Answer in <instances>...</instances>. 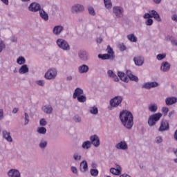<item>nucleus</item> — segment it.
Wrapping results in <instances>:
<instances>
[{
  "label": "nucleus",
  "mask_w": 177,
  "mask_h": 177,
  "mask_svg": "<svg viewBox=\"0 0 177 177\" xmlns=\"http://www.w3.org/2000/svg\"><path fill=\"white\" fill-rule=\"evenodd\" d=\"M120 120L125 128L131 129L133 126V116L129 111H123L120 113Z\"/></svg>",
  "instance_id": "obj_1"
},
{
  "label": "nucleus",
  "mask_w": 177,
  "mask_h": 177,
  "mask_svg": "<svg viewBox=\"0 0 177 177\" xmlns=\"http://www.w3.org/2000/svg\"><path fill=\"white\" fill-rule=\"evenodd\" d=\"M161 117H162V113H157L149 115L148 118V125H149V127H154L158 121L161 120Z\"/></svg>",
  "instance_id": "obj_2"
},
{
  "label": "nucleus",
  "mask_w": 177,
  "mask_h": 177,
  "mask_svg": "<svg viewBox=\"0 0 177 177\" xmlns=\"http://www.w3.org/2000/svg\"><path fill=\"white\" fill-rule=\"evenodd\" d=\"M122 103V97L116 96L110 100V106L108 107L109 110H113L114 107H118Z\"/></svg>",
  "instance_id": "obj_3"
},
{
  "label": "nucleus",
  "mask_w": 177,
  "mask_h": 177,
  "mask_svg": "<svg viewBox=\"0 0 177 177\" xmlns=\"http://www.w3.org/2000/svg\"><path fill=\"white\" fill-rule=\"evenodd\" d=\"M56 77H57V69L55 68L48 69L44 75L46 80H55Z\"/></svg>",
  "instance_id": "obj_4"
},
{
  "label": "nucleus",
  "mask_w": 177,
  "mask_h": 177,
  "mask_svg": "<svg viewBox=\"0 0 177 177\" xmlns=\"http://www.w3.org/2000/svg\"><path fill=\"white\" fill-rule=\"evenodd\" d=\"M56 44L59 49H62V50H70V44L64 39H57Z\"/></svg>",
  "instance_id": "obj_5"
},
{
  "label": "nucleus",
  "mask_w": 177,
  "mask_h": 177,
  "mask_svg": "<svg viewBox=\"0 0 177 177\" xmlns=\"http://www.w3.org/2000/svg\"><path fill=\"white\" fill-rule=\"evenodd\" d=\"M124 8L122 6H114L113 8V13L118 19H122L124 17Z\"/></svg>",
  "instance_id": "obj_6"
},
{
  "label": "nucleus",
  "mask_w": 177,
  "mask_h": 177,
  "mask_svg": "<svg viewBox=\"0 0 177 177\" xmlns=\"http://www.w3.org/2000/svg\"><path fill=\"white\" fill-rule=\"evenodd\" d=\"M85 10V7L83 5L76 3L73 5L71 8V12L73 15H78V13H82Z\"/></svg>",
  "instance_id": "obj_7"
},
{
  "label": "nucleus",
  "mask_w": 177,
  "mask_h": 177,
  "mask_svg": "<svg viewBox=\"0 0 177 177\" xmlns=\"http://www.w3.org/2000/svg\"><path fill=\"white\" fill-rule=\"evenodd\" d=\"M28 9L29 12H32L33 13L39 12L41 10V5H39V3L37 2H32V3H30Z\"/></svg>",
  "instance_id": "obj_8"
},
{
  "label": "nucleus",
  "mask_w": 177,
  "mask_h": 177,
  "mask_svg": "<svg viewBox=\"0 0 177 177\" xmlns=\"http://www.w3.org/2000/svg\"><path fill=\"white\" fill-rule=\"evenodd\" d=\"M159 132H164L165 131H169V123L168 121L163 120L160 123V127L158 129Z\"/></svg>",
  "instance_id": "obj_9"
},
{
  "label": "nucleus",
  "mask_w": 177,
  "mask_h": 177,
  "mask_svg": "<svg viewBox=\"0 0 177 177\" xmlns=\"http://www.w3.org/2000/svg\"><path fill=\"white\" fill-rule=\"evenodd\" d=\"M90 142L95 147H99L100 146V140L97 135H93L90 137Z\"/></svg>",
  "instance_id": "obj_10"
},
{
  "label": "nucleus",
  "mask_w": 177,
  "mask_h": 177,
  "mask_svg": "<svg viewBox=\"0 0 177 177\" xmlns=\"http://www.w3.org/2000/svg\"><path fill=\"white\" fill-rule=\"evenodd\" d=\"M8 177H21L20 171L16 169H11L7 174Z\"/></svg>",
  "instance_id": "obj_11"
},
{
  "label": "nucleus",
  "mask_w": 177,
  "mask_h": 177,
  "mask_svg": "<svg viewBox=\"0 0 177 177\" xmlns=\"http://www.w3.org/2000/svg\"><path fill=\"white\" fill-rule=\"evenodd\" d=\"M64 31V27L62 25L55 26L53 29L54 35H60Z\"/></svg>",
  "instance_id": "obj_12"
},
{
  "label": "nucleus",
  "mask_w": 177,
  "mask_h": 177,
  "mask_svg": "<svg viewBox=\"0 0 177 177\" xmlns=\"http://www.w3.org/2000/svg\"><path fill=\"white\" fill-rule=\"evenodd\" d=\"M78 55L80 59H81V60L83 62H86L89 59V54L86 51H80Z\"/></svg>",
  "instance_id": "obj_13"
},
{
  "label": "nucleus",
  "mask_w": 177,
  "mask_h": 177,
  "mask_svg": "<svg viewBox=\"0 0 177 177\" xmlns=\"http://www.w3.org/2000/svg\"><path fill=\"white\" fill-rule=\"evenodd\" d=\"M118 150H128V144L125 141H121L115 145Z\"/></svg>",
  "instance_id": "obj_14"
},
{
  "label": "nucleus",
  "mask_w": 177,
  "mask_h": 177,
  "mask_svg": "<svg viewBox=\"0 0 177 177\" xmlns=\"http://www.w3.org/2000/svg\"><path fill=\"white\" fill-rule=\"evenodd\" d=\"M133 60L136 66H143V64L145 63V58H143L142 56L135 57Z\"/></svg>",
  "instance_id": "obj_15"
},
{
  "label": "nucleus",
  "mask_w": 177,
  "mask_h": 177,
  "mask_svg": "<svg viewBox=\"0 0 177 177\" xmlns=\"http://www.w3.org/2000/svg\"><path fill=\"white\" fill-rule=\"evenodd\" d=\"M122 171V169L120 165H117L115 168L112 167L110 169V172L113 175H121Z\"/></svg>",
  "instance_id": "obj_16"
},
{
  "label": "nucleus",
  "mask_w": 177,
  "mask_h": 177,
  "mask_svg": "<svg viewBox=\"0 0 177 177\" xmlns=\"http://www.w3.org/2000/svg\"><path fill=\"white\" fill-rule=\"evenodd\" d=\"M115 56H113V55L109 54H99L98 58L101 59L102 60H114Z\"/></svg>",
  "instance_id": "obj_17"
},
{
  "label": "nucleus",
  "mask_w": 177,
  "mask_h": 177,
  "mask_svg": "<svg viewBox=\"0 0 177 177\" xmlns=\"http://www.w3.org/2000/svg\"><path fill=\"white\" fill-rule=\"evenodd\" d=\"M165 103L167 106H172L177 103V98L175 97H169L165 99Z\"/></svg>",
  "instance_id": "obj_18"
},
{
  "label": "nucleus",
  "mask_w": 177,
  "mask_h": 177,
  "mask_svg": "<svg viewBox=\"0 0 177 177\" xmlns=\"http://www.w3.org/2000/svg\"><path fill=\"white\" fill-rule=\"evenodd\" d=\"M3 138L7 140V142H9L10 143H12L13 142V138H12V136H10V132L8 131H3Z\"/></svg>",
  "instance_id": "obj_19"
},
{
  "label": "nucleus",
  "mask_w": 177,
  "mask_h": 177,
  "mask_svg": "<svg viewBox=\"0 0 177 177\" xmlns=\"http://www.w3.org/2000/svg\"><path fill=\"white\" fill-rule=\"evenodd\" d=\"M171 68V64L168 63L167 62H162L160 66L161 71H163V73H167V71H169Z\"/></svg>",
  "instance_id": "obj_20"
},
{
  "label": "nucleus",
  "mask_w": 177,
  "mask_h": 177,
  "mask_svg": "<svg viewBox=\"0 0 177 177\" xmlns=\"http://www.w3.org/2000/svg\"><path fill=\"white\" fill-rule=\"evenodd\" d=\"M84 95V90L81 88H76L74 91L73 97L77 99L78 96H82Z\"/></svg>",
  "instance_id": "obj_21"
},
{
  "label": "nucleus",
  "mask_w": 177,
  "mask_h": 177,
  "mask_svg": "<svg viewBox=\"0 0 177 177\" xmlns=\"http://www.w3.org/2000/svg\"><path fill=\"white\" fill-rule=\"evenodd\" d=\"M149 13H151V18L153 17V19L156 20V21H158L159 23L161 22V17H160V15L158 14V12H157V11L152 10L149 11Z\"/></svg>",
  "instance_id": "obj_22"
},
{
  "label": "nucleus",
  "mask_w": 177,
  "mask_h": 177,
  "mask_svg": "<svg viewBox=\"0 0 177 177\" xmlns=\"http://www.w3.org/2000/svg\"><path fill=\"white\" fill-rule=\"evenodd\" d=\"M78 71L80 74H86L89 71V66L87 65L83 64L78 67Z\"/></svg>",
  "instance_id": "obj_23"
},
{
  "label": "nucleus",
  "mask_w": 177,
  "mask_h": 177,
  "mask_svg": "<svg viewBox=\"0 0 177 177\" xmlns=\"http://www.w3.org/2000/svg\"><path fill=\"white\" fill-rule=\"evenodd\" d=\"M118 75L121 81H123V82H129L128 75L124 73L123 72H118Z\"/></svg>",
  "instance_id": "obj_24"
},
{
  "label": "nucleus",
  "mask_w": 177,
  "mask_h": 177,
  "mask_svg": "<svg viewBox=\"0 0 177 177\" xmlns=\"http://www.w3.org/2000/svg\"><path fill=\"white\" fill-rule=\"evenodd\" d=\"M39 16L44 21L49 20V15L44 9L39 10Z\"/></svg>",
  "instance_id": "obj_25"
},
{
  "label": "nucleus",
  "mask_w": 177,
  "mask_h": 177,
  "mask_svg": "<svg viewBox=\"0 0 177 177\" xmlns=\"http://www.w3.org/2000/svg\"><path fill=\"white\" fill-rule=\"evenodd\" d=\"M107 74L110 78H112L115 82H118L120 81V79L118 78V76L114 73V72L111 70H109L107 71Z\"/></svg>",
  "instance_id": "obj_26"
},
{
  "label": "nucleus",
  "mask_w": 177,
  "mask_h": 177,
  "mask_svg": "<svg viewBox=\"0 0 177 177\" xmlns=\"http://www.w3.org/2000/svg\"><path fill=\"white\" fill-rule=\"evenodd\" d=\"M127 75L131 81H134L135 82H138L139 81V78L138 77H136V75H133L132 74V73L131 72V71H127Z\"/></svg>",
  "instance_id": "obj_27"
},
{
  "label": "nucleus",
  "mask_w": 177,
  "mask_h": 177,
  "mask_svg": "<svg viewBox=\"0 0 177 177\" xmlns=\"http://www.w3.org/2000/svg\"><path fill=\"white\" fill-rule=\"evenodd\" d=\"M148 110L151 113H157V110H158V106L157 105V104H150L148 106Z\"/></svg>",
  "instance_id": "obj_28"
},
{
  "label": "nucleus",
  "mask_w": 177,
  "mask_h": 177,
  "mask_svg": "<svg viewBox=\"0 0 177 177\" xmlns=\"http://www.w3.org/2000/svg\"><path fill=\"white\" fill-rule=\"evenodd\" d=\"M39 147L41 150H45L48 147V141L44 139H41L39 143Z\"/></svg>",
  "instance_id": "obj_29"
},
{
  "label": "nucleus",
  "mask_w": 177,
  "mask_h": 177,
  "mask_svg": "<svg viewBox=\"0 0 177 177\" xmlns=\"http://www.w3.org/2000/svg\"><path fill=\"white\" fill-rule=\"evenodd\" d=\"M80 169L82 172H86L88 171V162L86 160L81 162Z\"/></svg>",
  "instance_id": "obj_30"
},
{
  "label": "nucleus",
  "mask_w": 177,
  "mask_h": 177,
  "mask_svg": "<svg viewBox=\"0 0 177 177\" xmlns=\"http://www.w3.org/2000/svg\"><path fill=\"white\" fill-rule=\"evenodd\" d=\"M42 110L44 111V113H46V114H52L53 108H52L50 105H46L42 107Z\"/></svg>",
  "instance_id": "obj_31"
},
{
  "label": "nucleus",
  "mask_w": 177,
  "mask_h": 177,
  "mask_svg": "<svg viewBox=\"0 0 177 177\" xmlns=\"http://www.w3.org/2000/svg\"><path fill=\"white\" fill-rule=\"evenodd\" d=\"M28 66H27V65L26 64L22 65L21 68L19 69V74H26V73H28Z\"/></svg>",
  "instance_id": "obj_32"
},
{
  "label": "nucleus",
  "mask_w": 177,
  "mask_h": 177,
  "mask_svg": "<svg viewBox=\"0 0 177 177\" xmlns=\"http://www.w3.org/2000/svg\"><path fill=\"white\" fill-rule=\"evenodd\" d=\"M91 147H92V144L89 140H86L84 142L82 145V147L84 150H88V149H91Z\"/></svg>",
  "instance_id": "obj_33"
},
{
  "label": "nucleus",
  "mask_w": 177,
  "mask_h": 177,
  "mask_svg": "<svg viewBox=\"0 0 177 177\" xmlns=\"http://www.w3.org/2000/svg\"><path fill=\"white\" fill-rule=\"evenodd\" d=\"M127 39L129 41H131V42H138V37L133 34L127 35Z\"/></svg>",
  "instance_id": "obj_34"
},
{
  "label": "nucleus",
  "mask_w": 177,
  "mask_h": 177,
  "mask_svg": "<svg viewBox=\"0 0 177 177\" xmlns=\"http://www.w3.org/2000/svg\"><path fill=\"white\" fill-rule=\"evenodd\" d=\"M104 3L106 9H111V8H113L111 0H104Z\"/></svg>",
  "instance_id": "obj_35"
},
{
  "label": "nucleus",
  "mask_w": 177,
  "mask_h": 177,
  "mask_svg": "<svg viewBox=\"0 0 177 177\" xmlns=\"http://www.w3.org/2000/svg\"><path fill=\"white\" fill-rule=\"evenodd\" d=\"M17 64L21 66V64H26V58L24 57H19L17 59Z\"/></svg>",
  "instance_id": "obj_36"
},
{
  "label": "nucleus",
  "mask_w": 177,
  "mask_h": 177,
  "mask_svg": "<svg viewBox=\"0 0 177 177\" xmlns=\"http://www.w3.org/2000/svg\"><path fill=\"white\" fill-rule=\"evenodd\" d=\"M76 99H77V102L80 103H85L86 102V96L84 95V94L78 96Z\"/></svg>",
  "instance_id": "obj_37"
},
{
  "label": "nucleus",
  "mask_w": 177,
  "mask_h": 177,
  "mask_svg": "<svg viewBox=\"0 0 177 177\" xmlns=\"http://www.w3.org/2000/svg\"><path fill=\"white\" fill-rule=\"evenodd\" d=\"M37 132L39 133L40 135H45L46 133V128L45 127H38Z\"/></svg>",
  "instance_id": "obj_38"
},
{
  "label": "nucleus",
  "mask_w": 177,
  "mask_h": 177,
  "mask_svg": "<svg viewBox=\"0 0 177 177\" xmlns=\"http://www.w3.org/2000/svg\"><path fill=\"white\" fill-rule=\"evenodd\" d=\"M89 111L91 114L96 115L97 113H99V110L97 109V107L96 106H91L90 107Z\"/></svg>",
  "instance_id": "obj_39"
},
{
  "label": "nucleus",
  "mask_w": 177,
  "mask_h": 177,
  "mask_svg": "<svg viewBox=\"0 0 177 177\" xmlns=\"http://www.w3.org/2000/svg\"><path fill=\"white\" fill-rule=\"evenodd\" d=\"M81 158H82V156L80 153H75L73 154V159L75 161H81Z\"/></svg>",
  "instance_id": "obj_40"
},
{
  "label": "nucleus",
  "mask_w": 177,
  "mask_h": 177,
  "mask_svg": "<svg viewBox=\"0 0 177 177\" xmlns=\"http://www.w3.org/2000/svg\"><path fill=\"white\" fill-rule=\"evenodd\" d=\"M24 125H28V122H30V116L27 112L24 113Z\"/></svg>",
  "instance_id": "obj_41"
},
{
  "label": "nucleus",
  "mask_w": 177,
  "mask_h": 177,
  "mask_svg": "<svg viewBox=\"0 0 177 177\" xmlns=\"http://www.w3.org/2000/svg\"><path fill=\"white\" fill-rule=\"evenodd\" d=\"M88 10L89 15H91V16L96 15V12H95V8H93V7L92 6L88 7Z\"/></svg>",
  "instance_id": "obj_42"
},
{
  "label": "nucleus",
  "mask_w": 177,
  "mask_h": 177,
  "mask_svg": "<svg viewBox=\"0 0 177 177\" xmlns=\"http://www.w3.org/2000/svg\"><path fill=\"white\" fill-rule=\"evenodd\" d=\"M90 173L92 176H97L99 175V171L96 169H91Z\"/></svg>",
  "instance_id": "obj_43"
},
{
  "label": "nucleus",
  "mask_w": 177,
  "mask_h": 177,
  "mask_svg": "<svg viewBox=\"0 0 177 177\" xmlns=\"http://www.w3.org/2000/svg\"><path fill=\"white\" fill-rule=\"evenodd\" d=\"M106 52H107L108 55H112L113 56H115V55H114V51L113 50V48H111V47L110 46V45H109V46H107Z\"/></svg>",
  "instance_id": "obj_44"
},
{
  "label": "nucleus",
  "mask_w": 177,
  "mask_h": 177,
  "mask_svg": "<svg viewBox=\"0 0 177 177\" xmlns=\"http://www.w3.org/2000/svg\"><path fill=\"white\" fill-rule=\"evenodd\" d=\"M153 23H154V21L151 18L147 19L145 21L146 26H153Z\"/></svg>",
  "instance_id": "obj_45"
},
{
  "label": "nucleus",
  "mask_w": 177,
  "mask_h": 177,
  "mask_svg": "<svg viewBox=\"0 0 177 177\" xmlns=\"http://www.w3.org/2000/svg\"><path fill=\"white\" fill-rule=\"evenodd\" d=\"M149 85L150 89H151V88H157V86H158V83L156 82H149Z\"/></svg>",
  "instance_id": "obj_46"
},
{
  "label": "nucleus",
  "mask_w": 177,
  "mask_h": 177,
  "mask_svg": "<svg viewBox=\"0 0 177 177\" xmlns=\"http://www.w3.org/2000/svg\"><path fill=\"white\" fill-rule=\"evenodd\" d=\"M73 121H74L75 122H81L82 119H81V118H80V115H75V116L73 117Z\"/></svg>",
  "instance_id": "obj_47"
},
{
  "label": "nucleus",
  "mask_w": 177,
  "mask_h": 177,
  "mask_svg": "<svg viewBox=\"0 0 177 177\" xmlns=\"http://www.w3.org/2000/svg\"><path fill=\"white\" fill-rule=\"evenodd\" d=\"M155 142L156 143H157L158 145L160 143H162V137H161L160 136H157L155 139Z\"/></svg>",
  "instance_id": "obj_48"
},
{
  "label": "nucleus",
  "mask_w": 177,
  "mask_h": 177,
  "mask_svg": "<svg viewBox=\"0 0 177 177\" xmlns=\"http://www.w3.org/2000/svg\"><path fill=\"white\" fill-rule=\"evenodd\" d=\"M36 84L39 85V86H45V80H37Z\"/></svg>",
  "instance_id": "obj_49"
},
{
  "label": "nucleus",
  "mask_w": 177,
  "mask_h": 177,
  "mask_svg": "<svg viewBox=\"0 0 177 177\" xmlns=\"http://www.w3.org/2000/svg\"><path fill=\"white\" fill-rule=\"evenodd\" d=\"M165 54H158L156 57V59H158V60H162L163 59H165Z\"/></svg>",
  "instance_id": "obj_50"
},
{
  "label": "nucleus",
  "mask_w": 177,
  "mask_h": 177,
  "mask_svg": "<svg viewBox=\"0 0 177 177\" xmlns=\"http://www.w3.org/2000/svg\"><path fill=\"white\" fill-rule=\"evenodd\" d=\"M46 124H47L46 120H45L44 118L40 120L39 124L41 127H45V126H46Z\"/></svg>",
  "instance_id": "obj_51"
},
{
  "label": "nucleus",
  "mask_w": 177,
  "mask_h": 177,
  "mask_svg": "<svg viewBox=\"0 0 177 177\" xmlns=\"http://www.w3.org/2000/svg\"><path fill=\"white\" fill-rule=\"evenodd\" d=\"M119 49L120 50H121L122 52H124V50H127V47H125V46L124 45V44H119Z\"/></svg>",
  "instance_id": "obj_52"
},
{
  "label": "nucleus",
  "mask_w": 177,
  "mask_h": 177,
  "mask_svg": "<svg viewBox=\"0 0 177 177\" xmlns=\"http://www.w3.org/2000/svg\"><path fill=\"white\" fill-rule=\"evenodd\" d=\"M169 111V109H168L167 107H162V112L164 113V114L165 115H167V114H168Z\"/></svg>",
  "instance_id": "obj_53"
},
{
  "label": "nucleus",
  "mask_w": 177,
  "mask_h": 177,
  "mask_svg": "<svg viewBox=\"0 0 177 177\" xmlns=\"http://www.w3.org/2000/svg\"><path fill=\"white\" fill-rule=\"evenodd\" d=\"M142 88H144L145 89H150V82H147L144 84Z\"/></svg>",
  "instance_id": "obj_54"
},
{
  "label": "nucleus",
  "mask_w": 177,
  "mask_h": 177,
  "mask_svg": "<svg viewBox=\"0 0 177 177\" xmlns=\"http://www.w3.org/2000/svg\"><path fill=\"white\" fill-rule=\"evenodd\" d=\"M71 171L73 172V174H78V170L77 169V167L72 166L71 167Z\"/></svg>",
  "instance_id": "obj_55"
},
{
  "label": "nucleus",
  "mask_w": 177,
  "mask_h": 177,
  "mask_svg": "<svg viewBox=\"0 0 177 177\" xmlns=\"http://www.w3.org/2000/svg\"><path fill=\"white\" fill-rule=\"evenodd\" d=\"M6 48V46H5V44L3 42L0 43V53Z\"/></svg>",
  "instance_id": "obj_56"
},
{
  "label": "nucleus",
  "mask_w": 177,
  "mask_h": 177,
  "mask_svg": "<svg viewBox=\"0 0 177 177\" xmlns=\"http://www.w3.org/2000/svg\"><path fill=\"white\" fill-rule=\"evenodd\" d=\"M144 19H151V13H146L144 16H143Z\"/></svg>",
  "instance_id": "obj_57"
},
{
  "label": "nucleus",
  "mask_w": 177,
  "mask_h": 177,
  "mask_svg": "<svg viewBox=\"0 0 177 177\" xmlns=\"http://www.w3.org/2000/svg\"><path fill=\"white\" fill-rule=\"evenodd\" d=\"M171 20L173 21H175L176 23H177V15H173L172 16H171Z\"/></svg>",
  "instance_id": "obj_58"
},
{
  "label": "nucleus",
  "mask_w": 177,
  "mask_h": 177,
  "mask_svg": "<svg viewBox=\"0 0 177 177\" xmlns=\"http://www.w3.org/2000/svg\"><path fill=\"white\" fill-rule=\"evenodd\" d=\"M171 42L172 45H174V46H177V41H176V39H172L171 40Z\"/></svg>",
  "instance_id": "obj_59"
},
{
  "label": "nucleus",
  "mask_w": 177,
  "mask_h": 177,
  "mask_svg": "<svg viewBox=\"0 0 177 177\" xmlns=\"http://www.w3.org/2000/svg\"><path fill=\"white\" fill-rule=\"evenodd\" d=\"M3 119V109H0V120Z\"/></svg>",
  "instance_id": "obj_60"
},
{
  "label": "nucleus",
  "mask_w": 177,
  "mask_h": 177,
  "mask_svg": "<svg viewBox=\"0 0 177 177\" xmlns=\"http://www.w3.org/2000/svg\"><path fill=\"white\" fill-rule=\"evenodd\" d=\"M17 111H19V108H14L12 110V113L16 114L17 113Z\"/></svg>",
  "instance_id": "obj_61"
},
{
  "label": "nucleus",
  "mask_w": 177,
  "mask_h": 177,
  "mask_svg": "<svg viewBox=\"0 0 177 177\" xmlns=\"http://www.w3.org/2000/svg\"><path fill=\"white\" fill-rule=\"evenodd\" d=\"M5 5H9V0H1Z\"/></svg>",
  "instance_id": "obj_62"
},
{
  "label": "nucleus",
  "mask_w": 177,
  "mask_h": 177,
  "mask_svg": "<svg viewBox=\"0 0 177 177\" xmlns=\"http://www.w3.org/2000/svg\"><path fill=\"white\" fill-rule=\"evenodd\" d=\"M91 167H92V168H97V164L93 162L91 164Z\"/></svg>",
  "instance_id": "obj_63"
},
{
  "label": "nucleus",
  "mask_w": 177,
  "mask_h": 177,
  "mask_svg": "<svg viewBox=\"0 0 177 177\" xmlns=\"http://www.w3.org/2000/svg\"><path fill=\"white\" fill-rule=\"evenodd\" d=\"M174 138L177 141V130L174 133Z\"/></svg>",
  "instance_id": "obj_64"
}]
</instances>
